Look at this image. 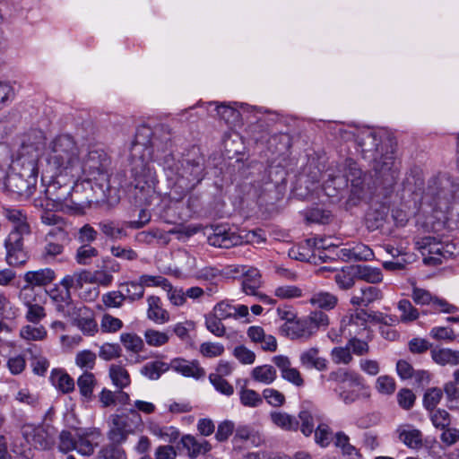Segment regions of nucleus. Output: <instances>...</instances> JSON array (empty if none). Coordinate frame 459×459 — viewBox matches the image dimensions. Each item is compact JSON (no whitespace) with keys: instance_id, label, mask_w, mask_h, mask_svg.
<instances>
[{"instance_id":"obj_39","label":"nucleus","mask_w":459,"mask_h":459,"mask_svg":"<svg viewBox=\"0 0 459 459\" xmlns=\"http://www.w3.org/2000/svg\"><path fill=\"white\" fill-rule=\"evenodd\" d=\"M337 301L336 296L325 291L314 293L309 299L311 305L326 310L333 309L336 306Z\"/></svg>"},{"instance_id":"obj_26","label":"nucleus","mask_w":459,"mask_h":459,"mask_svg":"<svg viewBox=\"0 0 459 459\" xmlns=\"http://www.w3.org/2000/svg\"><path fill=\"white\" fill-rule=\"evenodd\" d=\"M333 444L341 454L348 459H362L359 450L350 442V437L343 431H338L333 436Z\"/></svg>"},{"instance_id":"obj_48","label":"nucleus","mask_w":459,"mask_h":459,"mask_svg":"<svg viewBox=\"0 0 459 459\" xmlns=\"http://www.w3.org/2000/svg\"><path fill=\"white\" fill-rule=\"evenodd\" d=\"M6 261L10 265L18 266L24 264L28 260L24 247H5Z\"/></svg>"},{"instance_id":"obj_43","label":"nucleus","mask_w":459,"mask_h":459,"mask_svg":"<svg viewBox=\"0 0 459 459\" xmlns=\"http://www.w3.org/2000/svg\"><path fill=\"white\" fill-rule=\"evenodd\" d=\"M356 277L355 268L353 267H346L342 269L341 271L336 272L334 274V281L339 288L342 290L351 289L354 283Z\"/></svg>"},{"instance_id":"obj_1","label":"nucleus","mask_w":459,"mask_h":459,"mask_svg":"<svg viewBox=\"0 0 459 459\" xmlns=\"http://www.w3.org/2000/svg\"><path fill=\"white\" fill-rule=\"evenodd\" d=\"M169 137L163 140L158 137L150 126H141L137 128L130 149V159L135 175L136 187L142 181L149 188L156 182L154 170L149 166L150 161H156L163 167L168 178L174 181V188L180 189V197L192 191L204 177V164L196 160H175L170 151Z\"/></svg>"},{"instance_id":"obj_61","label":"nucleus","mask_w":459,"mask_h":459,"mask_svg":"<svg viewBox=\"0 0 459 459\" xmlns=\"http://www.w3.org/2000/svg\"><path fill=\"white\" fill-rule=\"evenodd\" d=\"M121 347L118 343L105 342L100 347L99 357L103 360H112L121 356Z\"/></svg>"},{"instance_id":"obj_45","label":"nucleus","mask_w":459,"mask_h":459,"mask_svg":"<svg viewBox=\"0 0 459 459\" xmlns=\"http://www.w3.org/2000/svg\"><path fill=\"white\" fill-rule=\"evenodd\" d=\"M30 234V227L29 224H23L17 229H13L5 240V247H24L23 238Z\"/></svg>"},{"instance_id":"obj_53","label":"nucleus","mask_w":459,"mask_h":459,"mask_svg":"<svg viewBox=\"0 0 459 459\" xmlns=\"http://www.w3.org/2000/svg\"><path fill=\"white\" fill-rule=\"evenodd\" d=\"M330 357L336 365H348L353 360L352 354L347 344L343 347H334L330 352Z\"/></svg>"},{"instance_id":"obj_29","label":"nucleus","mask_w":459,"mask_h":459,"mask_svg":"<svg viewBox=\"0 0 459 459\" xmlns=\"http://www.w3.org/2000/svg\"><path fill=\"white\" fill-rule=\"evenodd\" d=\"M49 380L51 384L61 393L70 394L74 390V381L64 369L54 368L51 371Z\"/></svg>"},{"instance_id":"obj_47","label":"nucleus","mask_w":459,"mask_h":459,"mask_svg":"<svg viewBox=\"0 0 459 459\" xmlns=\"http://www.w3.org/2000/svg\"><path fill=\"white\" fill-rule=\"evenodd\" d=\"M20 336L26 341H42L47 337V330L43 325H27L21 328Z\"/></svg>"},{"instance_id":"obj_51","label":"nucleus","mask_w":459,"mask_h":459,"mask_svg":"<svg viewBox=\"0 0 459 459\" xmlns=\"http://www.w3.org/2000/svg\"><path fill=\"white\" fill-rule=\"evenodd\" d=\"M120 342L128 351H132L134 353L142 351L144 347L143 341L135 333H122L120 335Z\"/></svg>"},{"instance_id":"obj_46","label":"nucleus","mask_w":459,"mask_h":459,"mask_svg":"<svg viewBox=\"0 0 459 459\" xmlns=\"http://www.w3.org/2000/svg\"><path fill=\"white\" fill-rule=\"evenodd\" d=\"M195 277L196 280L206 283H219L222 279V273L216 267L205 266L199 269Z\"/></svg>"},{"instance_id":"obj_14","label":"nucleus","mask_w":459,"mask_h":459,"mask_svg":"<svg viewBox=\"0 0 459 459\" xmlns=\"http://www.w3.org/2000/svg\"><path fill=\"white\" fill-rule=\"evenodd\" d=\"M169 369L182 375L185 377H192L196 380L205 377V369L197 359L187 360L184 358H175L169 362Z\"/></svg>"},{"instance_id":"obj_9","label":"nucleus","mask_w":459,"mask_h":459,"mask_svg":"<svg viewBox=\"0 0 459 459\" xmlns=\"http://www.w3.org/2000/svg\"><path fill=\"white\" fill-rule=\"evenodd\" d=\"M415 246L421 252L423 262L427 265H439L453 255V251L449 249L450 245L431 235L418 238Z\"/></svg>"},{"instance_id":"obj_41","label":"nucleus","mask_w":459,"mask_h":459,"mask_svg":"<svg viewBox=\"0 0 459 459\" xmlns=\"http://www.w3.org/2000/svg\"><path fill=\"white\" fill-rule=\"evenodd\" d=\"M125 299L130 301L139 300L143 297L144 288L141 281H129L120 284Z\"/></svg>"},{"instance_id":"obj_4","label":"nucleus","mask_w":459,"mask_h":459,"mask_svg":"<svg viewBox=\"0 0 459 459\" xmlns=\"http://www.w3.org/2000/svg\"><path fill=\"white\" fill-rule=\"evenodd\" d=\"M455 188L456 186L446 177L432 178L423 192L422 203L439 211L443 213V219L450 221L452 207L459 202L455 196Z\"/></svg>"},{"instance_id":"obj_38","label":"nucleus","mask_w":459,"mask_h":459,"mask_svg":"<svg viewBox=\"0 0 459 459\" xmlns=\"http://www.w3.org/2000/svg\"><path fill=\"white\" fill-rule=\"evenodd\" d=\"M108 373L113 385L120 389L128 386L131 383L130 375L122 365H110Z\"/></svg>"},{"instance_id":"obj_50","label":"nucleus","mask_w":459,"mask_h":459,"mask_svg":"<svg viewBox=\"0 0 459 459\" xmlns=\"http://www.w3.org/2000/svg\"><path fill=\"white\" fill-rule=\"evenodd\" d=\"M313 433L316 444L323 448L327 447L333 440L332 430L326 423H318Z\"/></svg>"},{"instance_id":"obj_2","label":"nucleus","mask_w":459,"mask_h":459,"mask_svg":"<svg viewBox=\"0 0 459 459\" xmlns=\"http://www.w3.org/2000/svg\"><path fill=\"white\" fill-rule=\"evenodd\" d=\"M40 141L38 143L23 142L17 160L21 167L19 172L7 175L4 181L6 189L21 198L30 197L36 189L38 181V159Z\"/></svg>"},{"instance_id":"obj_23","label":"nucleus","mask_w":459,"mask_h":459,"mask_svg":"<svg viewBox=\"0 0 459 459\" xmlns=\"http://www.w3.org/2000/svg\"><path fill=\"white\" fill-rule=\"evenodd\" d=\"M285 327L288 336L292 340L307 341L315 334L307 317L294 320L290 325H286Z\"/></svg>"},{"instance_id":"obj_18","label":"nucleus","mask_w":459,"mask_h":459,"mask_svg":"<svg viewBox=\"0 0 459 459\" xmlns=\"http://www.w3.org/2000/svg\"><path fill=\"white\" fill-rule=\"evenodd\" d=\"M180 444L183 448L186 450L187 456L191 459H195L212 450V445L209 441L198 439L196 437L190 434L183 435L180 439Z\"/></svg>"},{"instance_id":"obj_55","label":"nucleus","mask_w":459,"mask_h":459,"mask_svg":"<svg viewBox=\"0 0 459 459\" xmlns=\"http://www.w3.org/2000/svg\"><path fill=\"white\" fill-rule=\"evenodd\" d=\"M397 307L402 313L400 320L403 323L414 321L419 317L418 309L408 299H401L398 302Z\"/></svg>"},{"instance_id":"obj_22","label":"nucleus","mask_w":459,"mask_h":459,"mask_svg":"<svg viewBox=\"0 0 459 459\" xmlns=\"http://www.w3.org/2000/svg\"><path fill=\"white\" fill-rule=\"evenodd\" d=\"M298 418L299 429L305 437H310L315 430V419L316 418L315 408L308 403H304Z\"/></svg>"},{"instance_id":"obj_59","label":"nucleus","mask_w":459,"mask_h":459,"mask_svg":"<svg viewBox=\"0 0 459 459\" xmlns=\"http://www.w3.org/2000/svg\"><path fill=\"white\" fill-rule=\"evenodd\" d=\"M224 351V346L219 342H204L201 343L199 347L200 354L208 359L220 357Z\"/></svg>"},{"instance_id":"obj_25","label":"nucleus","mask_w":459,"mask_h":459,"mask_svg":"<svg viewBox=\"0 0 459 459\" xmlns=\"http://www.w3.org/2000/svg\"><path fill=\"white\" fill-rule=\"evenodd\" d=\"M383 298L381 290L376 286H365L359 292L354 294L351 299V303L354 306L368 307L371 303Z\"/></svg>"},{"instance_id":"obj_8","label":"nucleus","mask_w":459,"mask_h":459,"mask_svg":"<svg viewBox=\"0 0 459 459\" xmlns=\"http://www.w3.org/2000/svg\"><path fill=\"white\" fill-rule=\"evenodd\" d=\"M143 425L140 413L128 410L127 413L112 414L107 437L109 442L121 445L126 443L129 435Z\"/></svg>"},{"instance_id":"obj_11","label":"nucleus","mask_w":459,"mask_h":459,"mask_svg":"<svg viewBox=\"0 0 459 459\" xmlns=\"http://www.w3.org/2000/svg\"><path fill=\"white\" fill-rule=\"evenodd\" d=\"M66 235L65 230L62 229H52L45 237V244L41 249L40 256L41 259L46 263L54 262L57 256L61 255L65 251L64 245L56 239V237L65 238Z\"/></svg>"},{"instance_id":"obj_21","label":"nucleus","mask_w":459,"mask_h":459,"mask_svg":"<svg viewBox=\"0 0 459 459\" xmlns=\"http://www.w3.org/2000/svg\"><path fill=\"white\" fill-rule=\"evenodd\" d=\"M399 440L406 446L418 449L422 446V433L411 425H401L397 428Z\"/></svg>"},{"instance_id":"obj_54","label":"nucleus","mask_w":459,"mask_h":459,"mask_svg":"<svg viewBox=\"0 0 459 459\" xmlns=\"http://www.w3.org/2000/svg\"><path fill=\"white\" fill-rule=\"evenodd\" d=\"M273 294L281 299H292L301 298L303 290L295 285H281L274 289Z\"/></svg>"},{"instance_id":"obj_32","label":"nucleus","mask_w":459,"mask_h":459,"mask_svg":"<svg viewBox=\"0 0 459 459\" xmlns=\"http://www.w3.org/2000/svg\"><path fill=\"white\" fill-rule=\"evenodd\" d=\"M55 272L50 268H44L38 271L27 272L24 281L33 286H45L55 279Z\"/></svg>"},{"instance_id":"obj_63","label":"nucleus","mask_w":459,"mask_h":459,"mask_svg":"<svg viewBox=\"0 0 459 459\" xmlns=\"http://www.w3.org/2000/svg\"><path fill=\"white\" fill-rule=\"evenodd\" d=\"M376 389L382 394L391 395L396 389V384L394 377L384 375L377 378Z\"/></svg>"},{"instance_id":"obj_49","label":"nucleus","mask_w":459,"mask_h":459,"mask_svg":"<svg viewBox=\"0 0 459 459\" xmlns=\"http://www.w3.org/2000/svg\"><path fill=\"white\" fill-rule=\"evenodd\" d=\"M144 339L148 345L152 347H160L169 342L170 335L168 332L147 329L144 332Z\"/></svg>"},{"instance_id":"obj_19","label":"nucleus","mask_w":459,"mask_h":459,"mask_svg":"<svg viewBox=\"0 0 459 459\" xmlns=\"http://www.w3.org/2000/svg\"><path fill=\"white\" fill-rule=\"evenodd\" d=\"M95 275L88 270H79L72 274L65 275L60 281V284L68 291L71 290H79L86 283H94Z\"/></svg>"},{"instance_id":"obj_12","label":"nucleus","mask_w":459,"mask_h":459,"mask_svg":"<svg viewBox=\"0 0 459 459\" xmlns=\"http://www.w3.org/2000/svg\"><path fill=\"white\" fill-rule=\"evenodd\" d=\"M208 243L221 248H230L243 243V238L225 226H216L208 238Z\"/></svg>"},{"instance_id":"obj_17","label":"nucleus","mask_w":459,"mask_h":459,"mask_svg":"<svg viewBox=\"0 0 459 459\" xmlns=\"http://www.w3.org/2000/svg\"><path fill=\"white\" fill-rule=\"evenodd\" d=\"M347 134L348 135L345 137L349 139L350 135H352L355 138V142L358 147L360 149L361 153L364 155L368 152L373 153L377 152L381 143V140L377 136V133L368 128L356 129L354 132H350Z\"/></svg>"},{"instance_id":"obj_57","label":"nucleus","mask_w":459,"mask_h":459,"mask_svg":"<svg viewBox=\"0 0 459 459\" xmlns=\"http://www.w3.org/2000/svg\"><path fill=\"white\" fill-rule=\"evenodd\" d=\"M348 333L350 339L347 342V345L351 354L356 356H364L369 352V345L367 341L352 336V332L351 330H349Z\"/></svg>"},{"instance_id":"obj_37","label":"nucleus","mask_w":459,"mask_h":459,"mask_svg":"<svg viewBox=\"0 0 459 459\" xmlns=\"http://www.w3.org/2000/svg\"><path fill=\"white\" fill-rule=\"evenodd\" d=\"M356 277L369 283H378L383 280V274L379 268L369 265L359 264L354 266Z\"/></svg>"},{"instance_id":"obj_62","label":"nucleus","mask_w":459,"mask_h":459,"mask_svg":"<svg viewBox=\"0 0 459 459\" xmlns=\"http://www.w3.org/2000/svg\"><path fill=\"white\" fill-rule=\"evenodd\" d=\"M221 321L222 319L219 318L214 314L205 316V326L207 330L217 337L223 336L226 332L225 326Z\"/></svg>"},{"instance_id":"obj_35","label":"nucleus","mask_w":459,"mask_h":459,"mask_svg":"<svg viewBox=\"0 0 459 459\" xmlns=\"http://www.w3.org/2000/svg\"><path fill=\"white\" fill-rule=\"evenodd\" d=\"M169 370V363L161 360H152L141 368V374L151 380L159 379L162 374Z\"/></svg>"},{"instance_id":"obj_15","label":"nucleus","mask_w":459,"mask_h":459,"mask_svg":"<svg viewBox=\"0 0 459 459\" xmlns=\"http://www.w3.org/2000/svg\"><path fill=\"white\" fill-rule=\"evenodd\" d=\"M74 325L86 336H94L99 332L94 312L85 306L77 307Z\"/></svg>"},{"instance_id":"obj_5","label":"nucleus","mask_w":459,"mask_h":459,"mask_svg":"<svg viewBox=\"0 0 459 459\" xmlns=\"http://www.w3.org/2000/svg\"><path fill=\"white\" fill-rule=\"evenodd\" d=\"M110 160L101 150L90 151L83 159L82 170L87 181H94L104 193L109 187Z\"/></svg>"},{"instance_id":"obj_31","label":"nucleus","mask_w":459,"mask_h":459,"mask_svg":"<svg viewBox=\"0 0 459 459\" xmlns=\"http://www.w3.org/2000/svg\"><path fill=\"white\" fill-rule=\"evenodd\" d=\"M314 247H324V246L319 245L316 238H307L304 243L290 248L289 255L295 260L309 261Z\"/></svg>"},{"instance_id":"obj_10","label":"nucleus","mask_w":459,"mask_h":459,"mask_svg":"<svg viewBox=\"0 0 459 459\" xmlns=\"http://www.w3.org/2000/svg\"><path fill=\"white\" fill-rule=\"evenodd\" d=\"M46 196L52 201L54 206L64 212H71L73 213H80L83 209L81 203L68 200L71 195V187L69 186H59L58 183L53 182L49 184L46 189Z\"/></svg>"},{"instance_id":"obj_20","label":"nucleus","mask_w":459,"mask_h":459,"mask_svg":"<svg viewBox=\"0 0 459 459\" xmlns=\"http://www.w3.org/2000/svg\"><path fill=\"white\" fill-rule=\"evenodd\" d=\"M299 362L306 368H315L318 371H325L328 368L326 359L319 356V349L311 347L303 351L299 355Z\"/></svg>"},{"instance_id":"obj_34","label":"nucleus","mask_w":459,"mask_h":459,"mask_svg":"<svg viewBox=\"0 0 459 459\" xmlns=\"http://www.w3.org/2000/svg\"><path fill=\"white\" fill-rule=\"evenodd\" d=\"M250 375L254 381L264 385H270L277 378L275 368L269 364L255 367Z\"/></svg>"},{"instance_id":"obj_64","label":"nucleus","mask_w":459,"mask_h":459,"mask_svg":"<svg viewBox=\"0 0 459 459\" xmlns=\"http://www.w3.org/2000/svg\"><path fill=\"white\" fill-rule=\"evenodd\" d=\"M240 402L247 407H257L263 403L262 396L255 390L243 388L240 391Z\"/></svg>"},{"instance_id":"obj_3","label":"nucleus","mask_w":459,"mask_h":459,"mask_svg":"<svg viewBox=\"0 0 459 459\" xmlns=\"http://www.w3.org/2000/svg\"><path fill=\"white\" fill-rule=\"evenodd\" d=\"M43 159L49 172L67 175L79 165L80 149L77 142L69 134H58L48 143Z\"/></svg>"},{"instance_id":"obj_40","label":"nucleus","mask_w":459,"mask_h":459,"mask_svg":"<svg viewBox=\"0 0 459 459\" xmlns=\"http://www.w3.org/2000/svg\"><path fill=\"white\" fill-rule=\"evenodd\" d=\"M99 255L96 247L89 244L81 245L75 252L74 259L80 265H89Z\"/></svg>"},{"instance_id":"obj_42","label":"nucleus","mask_w":459,"mask_h":459,"mask_svg":"<svg viewBox=\"0 0 459 459\" xmlns=\"http://www.w3.org/2000/svg\"><path fill=\"white\" fill-rule=\"evenodd\" d=\"M99 459H126V454L121 445L109 442L98 452Z\"/></svg>"},{"instance_id":"obj_52","label":"nucleus","mask_w":459,"mask_h":459,"mask_svg":"<svg viewBox=\"0 0 459 459\" xmlns=\"http://www.w3.org/2000/svg\"><path fill=\"white\" fill-rule=\"evenodd\" d=\"M77 431L73 435L68 430H63L58 437V450L64 454L76 450Z\"/></svg>"},{"instance_id":"obj_16","label":"nucleus","mask_w":459,"mask_h":459,"mask_svg":"<svg viewBox=\"0 0 459 459\" xmlns=\"http://www.w3.org/2000/svg\"><path fill=\"white\" fill-rule=\"evenodd\" d=\"M272 362L280 370L281 377L294 385L297 387L304 385V379L299 370L292 367L291 361L288 356L276 355L272 358Z\"/></svg>"},{"instance_id":"obj_60","label":"nucleus","mask_w":459,"mask_h":459,"mask_svg":"<svg viewBox=\"0 0 459 459\" xmlns=\"http://www.w3.org/2000/svg\"><path fill=\"white\" fill-rule=\"evenodd\" d=\"M123 322L110 314H104L100 321V329L103 333H114L123 328Z\"/></svg>"},{"instance_id":"obj_28","label":"nucleus","mask_w":459,"mask_h":459,"mask_svg":"<svg viewBox=\"0 0 459 459\" xmlns=\"http://www.w3.org/2000/svg\"><path fill=\"white\" fill-rule=\"evenodd\" d=\"M147 303V316L150 320L160 325L169 320V314L161 307V300L158 296L148 297Z\"/></svg>"},{"instance_id":"obj_33","label":"nucleus","mask_w":459,"mask_h":459,"mask_svg":"<svg viewBox=\"0 0 459 459\" xmlns=\"http://www.w3.org/2000/svg\"><path fill=\"white\" fill-rule=\"evenodd\" d=\"M272 422L285 431H297L299 420L296 417L283 411H273L270 413Z\"/></svg>"},{"instance_id":"obj_6","label":"nucleus","mask_w":459,"mask_h":459,"mask_svg":"<svg viewBox=\"0 0 459 459\" xmlns=\"http://www.w3.org/2000/svg\"><path fill=\"white\" fill-rule=\"evenodd\" d=\"M328 380L338 385L339 398L346 404L359 400L365 387L364 379L359 373L342 368L330 372Z\"/></svg>"},{"instance_id":"obj_36","label":"nucleus","mask_w":459,"mask_h":459,"mask_svg":"<svg viewBox=\"0 0 459 459\" xmlns=\"http://www.w3.org/2000/svg\"><path fill=\"white\" fill-rule=\"evenodd\" d=\"M99 228L103 235L112 240L122 239L127 236L125 228L113 221H102L99 223Z\"/></svg>"},{"instance_id":"obj_24","label":"nucleus","mask_w":459,"mask_h":459,"mask_svg":"<svg viewBox=\"0 0 459 459\" xmlns=\"http://www.w3.org/2000/svg\"><path fill=\"white\" fill-rule=\"evenodd\" d=\"M242 290L247 295H258V290L261 287V274L260 272L256 268H247L246 270V266L242 267Z\"/></svg>"},{"instance_id":"obj_58","label":"nucleus","mask_w":459,"mask_h":459,"mask_svg":"<svg viewBox=\"0 0 459 459\" xmlns=\"http://www.w3.org/2000/svg\"><path fill=\"white\" fill-rule=\"evenodd\" d=\"M216 105L217 115L220 118L223 119L226 123H232L238 119L239 111L236 109L234 107L229 104L221 103H210V105Z\"/></svg>"},{"instance_id":"obj_30","label":"nucleus","mask_w":459,"mask_h":459,"mask_svg":"<svg viewBox=\"0 0 459 459\" xmlns=\"http://www.w3.org/2000/svg\"><path fill=\"white\" fill-rule=\"evenodd\" d=\"M433 361L440 366L455 367L459 364V351L448 348H434L430 351Z\"/></svg>"},{"instance_id":"obj_56","label":"nucleus","mask_w":459,"mask_h":459,"mask_svg":"<svg viewBox=\"0 0 459 459\" xmlns=\"http://www.w3.org/2000/svg\"><path fill=\"white\" fill-rule=\"evenodd\" d=\"M96 354L90 350H83L78 352L75 356V364L84 368L85 371H89L94 368L96 364Z\"/></svg>"},{"instance_id":"obj_7","label":"nucleus","mask_w":459,"mask_h":459,"mask_svg":"<svg viewBox=\"0 0 459 459\" xmlns=\"http://www.w3.org/2000/svg\"><path fill=\"white\" fill-rule=\"evenodd\" d=\"M344 178L335 177L332 179L331 183L334 188H341L343 185L351 183V195L348 203L356 205L359 201L364 199L368 193V186L365 182L366 176L361 169L358 167L357 163L352 160L345 161Z\"/></svg>"},{"instance_id":"obj_13","label":"nucleus","mask_w":459,"mask_h":459,"mask_svg":"<svg viewBox=\"0 0 459 459\" xmlns=\"http://www.w3.org/2000/svg\"><path fill=\"white\" fill-rule=\"evenodd\" d=\"M101 436V431L97 428L77 429V453L83 456L92 455Z\"/></svg>"},{"instance_id":"obj_44","label":"nucleus","mask_w":459,"mask_h":459,"mask_svg":"<svg viewBox=\"0 0 459 459\" xmlns=\"http://www.w3.org/2000/svg\"><path fill=\"white\" fill-rule=\"evenodd\" d=\"M150 431L152 435L161 438L169 443L175 442L179 437V431L175 427H161L158 424L150 426Z\"/></svg>"},{"instance_id":"obj_27","label":"nucleus","mask_w":459,"mask_h":459,"mask_svg":"<svg viewBox=\"0 0 459 459\" xmlns=\"http://www.w3.org/2000/svg\"><path fill=\"white\" fill-rule=\"evenodd\" d=\"M77 386L83 401L91 402L93 399V392L98 385L95 375L90 371H84L77 378Z\"/></svg>"}]
</instances>
